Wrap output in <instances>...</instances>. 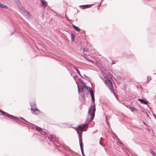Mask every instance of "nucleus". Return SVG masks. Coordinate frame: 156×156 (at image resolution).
<instances>
[{"mask_svg": "<svg viewBox=\"0 0 156 156\" xmlns=\"http://www.w3.org/2000/svg\"><path fill=\"white\" fill-rule=\"evenodd\" d=\"M42 6L45 9L47 5V2L44 0H40Z\"/></svg>", "mask_w": 156, "mask_h": 156, "instance_id": "6", "label": "nucleus"}, {"mask_svg": "<svg viewBox=\"0 0 156 156\" xmlns=\"http://www.w3.org/2000/svg\"><path fill=\"white\" fill-rule=\"evenodd\" d=\"M71 37L72 41H74V38L75 37L74 35L73 34H71Z\"/></svg>", "mask_w": 156, "mask_h": 156, "instance_id": "14", "label": "nucleus"}, {"mask_svg": "<svg viewBox=\"0 0 156 156\" xmlns=\"http://www.w3.org/2000/svg\"><path fill=\"white\" fill-rule=\"evenodd\" d=\"M91 5H82L80 6V7L82 8L83 9H85L86 8H90L91 7Z\"/></svg>", "mask_w": 156, "mask_h": 156, "instance_id": "7", "label": "nucleus"}, {"mask_svg": "<svg viewBox=\"0 0 156 156\" xmlns=\"http://www.w3.org/2000/svg\"><path fill=\"white\" fill-rule=\"evenodd\" d=\"M101 5V4H100L99 5H98V9H99V7H100Z\"/></svg>", "mask_w": 156, "mask_h": 156, "instance_id": "19", "label": "nucleus"}, {"mask_svg": "<svg viewBox=\"0 0 156 156\" xmlns=\"http://www.w3.org/2000/svg\"><path fill=\"white\" fill-rule=\"evenodd\" d=\"M152 156H156V154H155V153H154V154H152Z\"/></svg>", "mask_w": 156, "mask_h": 156, "instance_id": "17", "label": "nucleus"}, {"mask_svg": "<svg viewBox=\"0 0 156 156\" xmlns=\"http://www.w3.org/2000/svg\"><path fill=\"white\" fill-rule=\"evenodd\" d=\"M34 126H35L36 129L39 131H42V129L41 128L38 127L37 126H35V125H34Z\"/></svg>", "mask_w": 156, "mask_h": 156, "instance_id": "12", "label": "nucleus"}, {"mask_svg": "<svg viewBox=\"0 0 156 156\" xmlns=\"http://www.w3.org/2000/svg\"><path fill=\"white\" fill-rule=\"evenodd\" d=\"M101 140H102V139H103V138H102V137H101Z\"/></svg>", "mask_w": 156, "mask_h": 156, "instance_id": "22", "label": "nucleus"}, {"mask_svg": "<svg viewBox=\"0 0 156 156\" xmlns=\"http://www.w3.org/2000/svg\"><path fill=\"white\" fill-rule=\"evenodd\" d=\"M72 66L73 67V68L76 71L77 73L79 75H80V72L79 70V69L77 68L76 66H74V65H72Z\"/></svg>", "mask_w": 156, "mask_h": 156, "instance_id": "10", "label": "nucleus"}, {"mask_svg": "<svg viewBox=\"0 0 156 156\" xmlns=\"http://www.w3.org/2000/svg\"><path fill=\"white\" fill-rule=\"evenodd\" d=\"M73 77L77 85L79 93H83L84 95V94H87L90 92L92 101H95L94 94L92 89L86 86L85 83L81 79H78L77 77L76 76H74Z\"/></svg>", "mask_w": 156, "mask_h": 156, "instance_id": "2", "label": "nucleus"}, {"mask_svg": "<svg viewBox=\"0 0 156 156\" xmlns=\"http://www.w3.org/2000/svg\"><path fill=\"white\" fill-rule=\"evenodd\" d=\"M96 108L95 105L92 106L90 107L88 110L89 116H90L91 119L89 120L87 119L86 123L82 125H80L78 127L76 128V130L78 133L79 134V140L80 145V147L81 150L83 155L84 156L83 154V144L82 142V134L83 130L85 127L90 122L92 121L94 119L95 116V112ZM89 117V116H88Z\"/></svg>", "mask_w": 156, "mask_h": 156, "instance_id": "1", "label": "nucleus"}, {"mask_svg": "<svg viewBox=\"0 0 156 156\" xmlns=\"http://www.w3.org/2000/svg\"><path fill=\"white\" fill-rule=\"evenodd\" d=\"M151 79V77L150 76H148L147 77V81H146L147 83H148Z\"/></svg>", "mask_w": 156, "mask_h": 156, "instance_id": "13", "label": "nucleus"}, {"mask_svg": "<svg viewBox=\"0 0 156 156\" xmlns=\"http://www.w3.org/2000/svg\"><path fill=\"white\" fill-rule=\"evenodd\" d=\"M31 106V110L33 112V113L35 114H37L40 113L41 111L36 108V104L35 103H33V104H30Z\"/></svg>", "mask_w": 156, "mask_h": 156, "instance_id": "4", "label": "nucleus"}, {"mask_svg": "<svg viewBox=\"0 0 156 156\" xmlns=\"http://www.w3.org/2000/svg\"><path fill=\"white\" fill-rule=\"evenodd\" d=\"M20 119L23 120L24 121L28 123L27 121H26L25 120V119H24L23 118H22V117H20Z\"/></svg>", "mask_w": 156, "mask_h": 156, "instance_id": "15", "label": "nucleus"}, {"mask_svg": "<svg viewBox=\"0 0 156 156\" xmlns=\"http://www.w3.org/2000/svg\"><path fill=\"white\" fill-rule=\"evenodd\" d=\"M102 76L101 78L103 80L106 86L115 94L113 91L114 88L113 80L112 79V75L108 73H105L101 71Z\"/></svg>", "mask_w": 156, "mask_h": 156, "instance_id": "3", "label": "nucleus"}, {"mask_svg": "<svg viewBox=\"0 0 156 156\" xmlns=\"http://www.w3.org/2000/svg\"><path fill=\"white\" fill-rule=\"evenodd\" d=\"M99 144H100L102 145L103 146V147L104 146V145L102 144L101 143V142H100Z\"/></svg>", "mask_w": 156, "mask_h": 156, "instance_id": "18", "label": "nucleus"}, {"mask_svg": "<svg viewBox=\"0 0 156 156\" xmlns=\"http://www.w3.org/2000/svg\"><path fill=\"white\" fill-rule=\"evenodd\" d=\"M25 10V12L27 13V17L28 19L30 20L32 17V16L26 10Z\"/></svg>", "mask_w": 156, "mask_h": 156, "instance_id": "8", "label": "nucleus"}, {"mask_svg": "<svg viewBox=\"0 0 156 156\" xmlns=\"http://www.w3.org/2000/svg\"><path fill=\"white\" fill-rule=\"evenodd\" d=\"M151 154H154V153H155L153 151H151Z\"/></svg>", "mask_w": 156, "mask_h": 156, "instance_id": "16", "label": "nucleus"}, {"mask_svg": "<svg viewBox=\"0 0 156 156\" xmlns=\"http://www.w3.org/2000/svg\"><path fill=\"white\" fill-rule=\"evenodd\" d=\"M143 123L144 124L146 125V124L144 122H143Z\"/></svg>", "mask_w": 156, "mask_h": 156, "instance_id": "24", "label": "nucleus"}, {"mask_svg": "<svg viewBox=\"0 0 156 156\" xmlns=\"http://www.w3.org/2000/svg\"><path fill=\"white\" fill-rule=\"evenodd\" d=\"M102 2H101V3H100V4L101 5V4H102Z\"/></svg>", "mask_w": 156, "mask_h": 156, "instance_id": "23", "label": "nucleus"}, {"mask_svg": "<svg viewBox=\"0 0 156 156\" xmlns=\"http://www.w3.org/2000/svg\"><path fill=\"white\" fill-rule=\"evenodd\" d=\"M154 115L155 117L156 118V116L155 115Z\"/></svg>", "mask_w": 156, "mask_h": 156, "instance_id": "21", "label": "nucleus"}, {"mask_svg": "<svg viewBox=\"0 0 156 156\" xmlns=\"http://www.w3.org/2000/svg\"><path fill=\"white\" fill-rule=\"evenodd\" d=\"M0 112L3 113L4 114V115H5L7 117H8L9 118L12 119H19L18 117L9 115L8 114V113H6L1 110H0Z\"/></svg>", "mask_w": 156, "mask_h": 156, "instance_id": "5", "label": "nucleus"}, {"mask_svg": "<svg viewBox=\"0 0 156 156\" xmlns=\"http://www.w3.org/2000/svg\"><path fill=\"white\" fill-rule=\"evenodd\" d=\"M154 115L155 117L156 118V116L155 115Z\"/></svg>", "mask_w": 156, "mask_h": 156, "instance_id": "20", "label": "nucleus"}, {"mask_svg": "<svg viewBox=\"0 0 156 156\" xmlns=\"http://www.w3.org/2000/svg\"><path fill=\"white\" fill-rule=\"evenodd\" d=\"M138 101H140L141 103L144 104H147V102L146 101L142 99H138Z\"/></svg>", "mask_w": 156, "mask_h": 156, "instance_id": "9", "label": "nucleus"}, {"mask_svg": "<svg viewBox=\"0 0 156 156\" xmlns=\"http://www.w3.org/2000/svg\"><path fill=\"white\" fill-rule=\"evenodd\" d=\"M72 25L73 27L74 28V29L77 31L78 32H79L81 30L78 27L76 26L73 24H72Z\"/></svg>", "mask_w": 156, "mask_h": 156, "instance_id": "11", "label": "nucleus"}]
</instances>
